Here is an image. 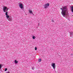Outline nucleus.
I'll list each match as a JSON object with an SVG mask.
<instances>
[{"label": "nucleus", "instance_id": "1", "mask_svg": "<svg viewBox=\"0 0 73 73\" xmlns=\"http://www.w3.org/2000/svg\"><path fill=\"white\" fill-rule=\"evenodd\" d=\"M60 9L62 10L61 12V14L64 17H66L67 16H68V13H66V12H68V8L66 6L63 7L62 8H61Z\"/></svg>", "mask_w": 73, "mask_h": 73}, {"label": "nucleus", "instance_id": "2", "mask_svg": "<svg viewBox=\"0 0 73 73\" xmlns=\"http://www.w3.org/2000/svg\"><path fill=\"white\" fill-rule=\"evenodd\" d=\"M3 9L4 12H7V11H8V9L7 8V7L4 6L3 8Z\"/></svg>", "mask_w": 73, "mask_h": 73}, {"label": "nucleus", "instance_id": "3", "mask_svg": "<svg viewBox=\"0 0 73 73\" xmlns=\"http://www.w3.org/2000/svg\"><path fill=\"white\" fill-rule=\"evenodd\" d=\"M49 6V3H47L45 4L44 5V8H48Z\"/></svg>", "mask_w": 73, "mask_h": 73}, {"label": "nucleus", "instance_id": "4", "mask_svg": "<svg viewBox=\"0 0 73 73\" xmlns=\"http://www.w3.org/2000/svg\"><path fill=\"white\" fill-rule=\"evenodd\" d=\"M8 12H6V17L7 19H8L9 18V16L8 15Z\"/></svg>", "mask_w": 73, "mask_h": 73}, {"label": "nucleus", "instance_id": "5", "mask_svg": "<svg viewBox=\"0 0 73 73\" xmlns=\"http://www.w3.org/2000/svg\"><path fill=\"white\" fill-rule=\"evenodd\" d=\"M19 7H20L21 9H23V6L22 4H19Z\"/></svg>", "mask_w": 73, "mask_h": 73}, {"label": "nucleus", "instance_id": "6", "mask_svg": "<svg viewBox=\"0 0 73 73\" xmlns=\"http://www.w3.org/2000/svg\"><path fill=\"white\" fill-rule=\"evenodd\" d=\"M52 66L53 68V69L55 68V63H52Z\"/></svg>", "mask_w": 73, "mask_h": 73}, {"label": "nucleus", "instance_id": "7", "mask_svg": "<svg viewBox=\"0 0 73 73\" xmlns=\"http://www.w3.org/2000/svg\"><path fill=\"white\" fill-rule=\"evenodd\" d=\"M29 12L30 13H32V10H31V9H29Z\"/></svg>", "mask_w": 73, "mask_h": 73}, {"label": "nucleus", "instance_id": "8", "mask_svg": "<svg viewBox=\"0 0 73 73\" xmlns=\"http://www.w3.org/2000/svg\"><path fill=\"white\" fill-rule=\"evenodd\" d=\"M15 64H17L18 63V61H17V60H15Z\"/></svg>", "mask_w": 73, "mask_h": 73}, {"label": "nucleus", "instance_id": "9", "mask_svg": "<svg viewBox=\"0 0 73 73\" xmlns=\"http://www.w3.org/2000/svg\"><path fill=\"white\" fill-rule=\"evenodd\" d=\"M38 62H41V58L39 59L38 60Z\"/></svg>", "mask_w": 73, "mask_h": 73}, {"label": "nucleus", "instance_id": "10", "mask_svg": "<svg viewBox=\"0 0 73 73\" xmlns=\"http://www.w3.org/2000/svg\"><path fill=\"white\" fill-rule=\"evenodd\" d=\"M8 20L9 21H12V20L11 19V18H9L8 19Z\"/></svg>", "mask_w": 73, "mask_h": 73}, {"label": "nucleus", "instance_id": "11", "mask_svg": "<svg viewBox=\"0 0 73 73\" xmlns=\"http://www.w3.org/2000/svg\"><path fill=\"white\" fill-rule=\"evenodd\" d=\"M73 35V32H70V35Z\"/></svg>", "mask_w": 73, "mask_h": 73}, {"label": "nucleus", "instance_id": "12", "mask_svg": "<svg viewBox=\"0 0 73 73\" xmlns=\"http://www.w3.org/2000/svg\"><path fill=\"white\" fill-rule=\"evenodd\" d=\"M71 11L73 12V6L71 7Z\"/></svg>", "mask_w": 73, "mask_h": 73}, {"label": "nucleus", "instance_id": "13", "mask_svg": "<svg viewBox=\"0 0 73 73\" xmlns=\"http://www.w3.org/2000/svg\"><path fill=\"white\" fill-rule=\"evenodd\" d=\"M33 39L34 40V39H35V36H33Z\"/></svg>", "mask_w": 73, "mask_h": 73}, {"label": "nucleus", "instance_id": "14", "mask_svg": "<svg viewBox=\"0 0 73 73\" xmlns=\"http://www.w3.org/2000/svg\"><path fill=\"white\" fill-rule=\"evenodd\" d=\"M7 68H6L5 69V71H7Z\"/></svg>", "mask_w": 73, "mask_h": 73}, {"label": "nucleus", "instance_id": "15", "mask_svg": "<svg viewBox=\"0 0 73 73\" xmlns=\"http://www.w3.org/2000/svg\"><path fill=\"white\" fill-rule=\"evenodd\" d=\"M37 47H35V50H37Z\"/></svg>", "mask_w": 73, "mask_h": 73}, {"label": "nucleus", "instance_id": "16", "mask_svg": "<svg viewBox=\"0 0 73 73\" xmlns=\"http://www.w3.org/2000/svg\"><path fill=\"white\" fill-rule=\"evenodd\" d=\"M1 68V65H0V69Z\"/></svg>", "mask_w": 73, "mask_h": 73}, {"label": "nucleus", "instance_id": "17", "mask_svg": "<svg viewBox=\"0 0 73 73\" xmlns=\"http://www.w3.org/2000/svg\"><path fill=\"white\" fill-rule=\"evenodd\" d=\"M52 22H54V21H53V20H52Z\"/></svg>", "mask_w": 73, "mask_h": 73}, {"label": "nucleus", "instance_id": "18", "mask_svg": "<svg viewBox=\"0 0 73 73\" xmlns=\"http://www.w3.org/2000/svg\"><path fill=\"white\" fill-rule=\"evenodd\" d=\"M7 73H10V72H8Z\"/></svg>", "mask_w": 73, "mask_h": 73}, {"label": "nucleus", "instance_id": "19", "mask_svg": "<svg viewBox=\"0 0 73 73\" xmlns=\"http://www.w3.org/2000/svg\"><path fill=\"white\" fill-rule=\"evenodd\" d=\"M40 25V24H39V25Z\"/></svg>", "mask_w": 73, "mask_h": 73}, {"label": "nucleus", "instance_id": "20", "mask_svg": "<svg viewBox=\"0 0 73 73\" xmlns=\"http://www.w3.org/2000/svg\"><path fill=\"white\" fill-rule=\"evenodd\" d=\"M72 55H73V54H72Z\"/></svg>", "mask_w": 73, "mask_h": 73}]
</instances>
